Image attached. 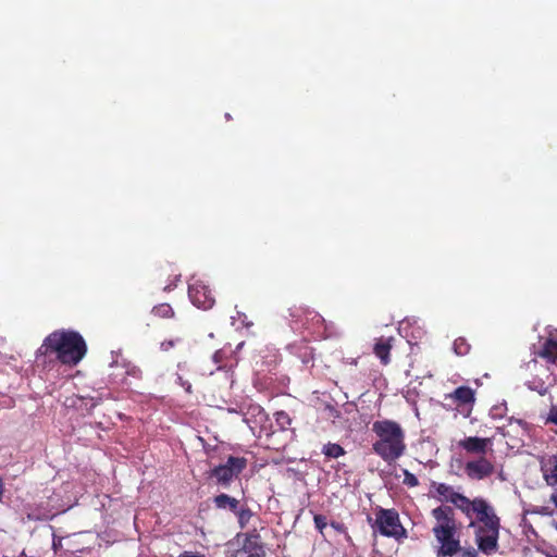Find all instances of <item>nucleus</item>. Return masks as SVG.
I'll return each instance as SVG.
<instances>
[{
    "label": "nucleus",
    "instance_id": "4",
    "mask_svg": "<svg viewBox=\"0 0 557 557\" xmlns=\"http://www.w3.org/2000/svg\"><path fill=\"white\" fill-rule=\"evenodd\" d=\"M436 520L432 529L438 543L435 549L436 557H453L461 550L460 539L457 533V521L454 509L449 506H438L432 510Z\"/></svg>",
    "mask_w": 557,
    "mask_h": 557
},
{
    "label": "nucleus",
    "instance_id": "20",
    "mask_svg": "<svg viewBox=\"0 0 557 557\" xmlns=\"http://www.w3.org/2000/svg\"><path fill=\"white\" fill-rule=\"evenodd\" d=\"M151 314L158 319H174L175 311L170 304L162 302L151 309Z\"/></svg>",
    "mask_w": 557,
    "mask_h": 557
},
{
    "label": "nucleus",
    "instance_id": "37",
    "mask_svg": "<svg viewBox=\"0 0 557 557\" xmlns=\"http://www.w3.org/2000/svg\"><path fill=\"white\" fill-rule=\"evenodd\" d=\"M171 289H172V284L165 285V286L163 287V290H164V292H169V290H171Z\"/></svg>",
    "mask_w": 557,
    "mask_h": 557
},
{
    "label": "nucleus",
    "instance_id": "24",
    "mask_svg": "<svg viewBox=\"0 0 557 557\" xmlns=\"http://www.w3.org/2000/svg\"><path fill=\"white\" fill-rule=\"evenodd\" d=\"M275 422L281 426V429L285 430L290 425L292 419L289 414L283 410L276 411L274 413Z\"/></svg>",
    "mask_w": 557,
    "mask_h": 557
},
{
    "label": "nucleus",
    "instance_id": "29",
    "mask_svg": "<svg viewBox=\"0 0 557 557\" xmlns=\"http://www.w3.org/2000/svg\"><path fill=\"white\" fill-rule=\"evenodd\" d=\"M546 372H548L547 380L552 377L553 384L557 385V364H554L553 367H547Z\"/></svg>",
    "mask_w": 557,
    "mask_h": 557
},
{
    "label": "nucleus",
    "instance_id": "34",
    "mask_svg": "<svg viewBox=\"0 0 557 557\" xmlns=\"http://www.w3.org/2000/svg\"><path fill=\"white\" fill-rule=\"evenodd\" d=\"M61 542H62L61 537L53 536V542H52L53 548L57 549L59 546H61Z\"/></svg>",
    "mask_w": 557,
    "mask_h": 557
},
{
    "label": "nucleus",
    "instance_id": "19",
    "mask_svg": "<svg viewBox=\"0 0 557 557\" xmlns=\"http://www.w3.org/2000/svg\"><path fill=\"white\" fill-rule=\"evenodd\" d=\"M432 487L435 490L442 500L448 503H451V499L455 497V495H458V492H456L453 486L446 483L433 482Z\"/></svg>",
    "mask_w": 557,
    "mask_h": 557
},
{
    "label": "nucleus",
    "instance_id": "10",
    "mask_svg": "<svg viewBox=\"0 0 557 557\" xmlns=\"http://www.w3.org/2000/svg\"><path fill=\"white\" fill-rule=\"evenodd\" d=\"M492 446V440L488 437L468 436L458 442V447L469 455L485 456L488 447Z\"/></svg>",
    "mask_w": 557,
    "mask_h": 557
},
{
    "label": "nucleus",
    "instance_id": "16",
    "mask_svg": "<svg viewBox=\"0 0 557 557\" xmlns=\"http://www.w3.org/2000/svg\"><path fill=\"white\" fill-rule=\"evenodd\" d=\"M392 342L393 337L383 338L381 337L373 346L374 355L381 360L383 364H388L391 361V350H392Z\"/></svg>",
    "mask_w": 557,
    "mask_h": 557
},
{
    "label": "nucleus",
    "instance_id": "17",
    "mask_svg": "<svg viewBox=\"0 0 557 557\" xmlns=\"http://www.w3.org/2000/svg\"><path fill=\"white\" fill-rule=\"evenodd\" d=\"M545 377H547L548 372L546 369L544 370ZM525 385L529 389L539 393L541 396H544L548 393L550 386H553L552 377L543 379L539 374L534 375L531 380L525 382Z\"/></svg>",
    "mask_w": 557,
    "mask_h": 557
},
{
    "label": "nucleus",
    "instance_id": "12",
    "mask_svg": "<svg viewBox=\"0 0 557 557\" xmlns=\"http://www.w3.org/2000/svg\"><path fill=\"white\" fill-rule=\"evenodd\" d=\"M483 497H475L473 499L468 498L461 493L455 495L451 499V504L459 509L468 519L474 518V513Z\"/></svg>",
    "mask_w": 557,
    "mask_h": 557
},
{
    "label": "nucleus",
    "instance_id": "2",
    "mask_svg": "<svg viewBox=\"0 0 557 557\" xmlns=\"http://www.w3.org/2000/svg\"><path fill=\"white\" fill-rule=\"evenodd\" d=\"M375 441L372 450L387 465L395 463L406 453V433L403 426L394 420L383 419L372 423Z\"/></svg>",
    "mask_w": 557,
    "mask_h": 557
},
{
    "label": "nucleus",
    "instance_id": "18",
    "mask_svg": "<svg viewBox=\"0 0 557 557\" xmlns=\"http://www.w3.org/2000/svg\"><path fill=\"white\" fill-rule=\"evenodd\" d=\"M213 504L218 509H228L232 512H236L239 508V500L225 493H221L213 498Z\"/></svg>",
    "mask_w": 557,
    "mask_h": 557
},
{
    "label": "nucleus",
    "instance_id": "31",
    "mask_svg": "<svg viewBox=\"0 0 557 557\" xmlns=\"http://www.w3.org/2000/svg\"><path fill=\"white\" fill-rule=\"evenodd\" d=\"M527 367L528 369L532 370V371H539V368H543L542 366L539 364L537 360L534 358L532 360H530L528 363H527Z\"/></svg>",
    "mask_w": 557,
    "mask_h": 557
},
{
    "label": "nucleus",
    "instance_id": "26",
    "mask_svg": "<svg viewBox=\"0 0 557 557\" xmlns=\"http://www.w3.org/2000/svg\"><path fill=\"white\" fill-rule=\"evenodd\" d=\"M403 483L408 487H416L419 485V480L413 473L405 469Z\"/></svg>",
    "mask_w": 557,
    "mask_h": 557
},
{
    "label": "nucleus",
    "instance_id": "11",
    "mask_svg": "<svg viewBox=\"0 0 557 557\" xmlns=\"http://www.w3.org/2000/svg\"><path fill=\"white\" fill-rule=\"evenodd\" d=\"M243 550L248 557H265V548L262 543L261 536L257 529H253L245 534L243 543Z\"/></svg>",
    "mask_w": 557,
    "mask_h": 557
},
{
    "label": "nucleus",
    "instance_id": "36",
    "mask_svg": "<svg viewBox=\"0 0 557 557\" xmlns=\"http://www.w3.org/2000/svg\"><path fill=\"white\" fill-rule=\"evenodd\" d=\"M553 476H555L556 481H557V459H556V463H555V467H554Z\"/></svg>",
    "mask_w": 557,
    "mask_h": 557
},
{
    "label": "nucleus",
    "instance_id": "35",
    "mask_svg": "<svg viewBox=\"0 0 557 557\" xmlns=\"http://www.w3.org/2000/svg\"><path fill=\"white\" fill-rule=\"evenodd\" d=\"M331 525L338 531H341L343 529V525L337 522H332Z\"/></svg>",
    "mask_w": 557,
    "mask_h": 557
},
{
    "label": "nucleus",
    "instance_id": "6",
    "mask_svg": "<svg viewBox=\"0 0 557 557\" xmlns=\"http://www.w3.org/2000/svg\"><path fill=\"white\" fill-rule=\"evenodd\" d=\"M384 536L398 537L405 533L399 521V515L395 509L380 508L375 515V523L373 525Z\"/></svg>",
    "mask_w": 557,
    "mask_h": 557
},
{
    "label": "nucleus",
    "instance_id": "28",
    "mask_svg": "<svg viewBox=\"0 0 557 557\" xmlns=\"http://www.w3.org/2000/svg\"><path fill=\"white\" fill-rule=\"evenodd\" d=\"M459 553L461 554V557H478L479 556L478 550L472 546H469L467 548L461 547V550Z\"/></svg>",
    "mask_w": 557,
    "mask_h": 557
},
{
    "label": "nucleus",
    "instance_id": "39",
    "mask_svg": "<svg viewBox=\"0 0 557 557\" xmlns=\"http://www.w3.org/2000/svg\"><path fill=\"white\" fill-rule=\"evenodd\" d=\"M548 557H557V554H555V555H548Z\"/></svg>",
    "mask_w": 557,
    "mask_h": 557
},
{
    "label": "nucleus",
    "instance_id": "14",
    "mask_svg": "<svg viewBox=\"0 0 557 557\" xmlns=\"http://www.w3.org/2000/svg\"><path fill=\"white\" fill-rule=\"evenodd\" d=\"M534 355L544 359L547 363V367L557 364V339H545L541 347L534 352Z\"/></svg>",
    "mask_w": 557,
    "mask_h": 557
},
{
    "label": "nucleus",
    "instance_id": "23",
    "mask_svg": "<svg viewBox=\"0 0 557 557\" xmlns=\"http://www.w3.org/2000/svg\"><path fill=\"white\" fill-rule=\"evenodd\" d=\"M235 515L237 517V521L240 529H244L249 523L251 517L253 516V512L248 506H243L237 509Z\"/></svg>",
    "mask_w": 557,
    "mask_h": 557
},
{
    "label": "nucleus",
    "instance_id": "8",
    "mask_svg": "<svg viewBox=\"0 0 557 557\" xmlns=\"http://www.w3.org/2000/svg\"><path fill=\"white\" fill-rule=\"evenodd\" d=\"M445 400H450L465 417H468L475 403V393L469 386H459L454 392L445 394Z\"/></svg>",
    "mask_w": 557,
    "mask_h": 557
},
{
    "label": "nucleus",
    "instance_id": "5",
    "mask_svg": "<svg viewBox=\"0 0 557 557\" xmlns=\"http://www.w3.org/2000/svg\"><path fill=\"white\" fill-rule=\"evenodd\" d=\"M248 462L245 457L230 456L225 463L210 470L209 476L215 479L218 485L228 487L246 469Z\"/></svg>",
    "mask_w": 557,
    "mask_h": 557
},
{
    "label": "nucleus",
    "instance_id": "13",
    "mask_svg": "<svg viewBox=\"0 0 557 557\" xmlns=\"http://www.w3.org/2000/svg\"><path fill=\"white\" fill-rule=\"evenodd\" d=\"M289 311L290 317L299 321L301 325L307 329L309 327V323H312V325H321L324 322L322 315L314 310L293 308Z\"/></svg>",
    "mask_w": 557,
    "mask_h": 557
},
{
    "label": "nucleus",
    "instance_id": "21",
    "mask_svg": "<svg viewBox=\"0 0 557 557\" xmlns=\"http://www.w3.org/2000/svg\"><path fill=\"white\" fill-rule=\"evenodd\" d=\"M322 453L325 457L334 459L339 458L346 454L344 447H342L339 444L331 442L323 446Z\"/></svg>",
    "mask_w": 557,
    "mask_h": 557
},
{
    "label": "nucleus",
    "instance_id": "25",
    "mask_svg": "<svg viewBox=\"0 0 557 557\" xmlns=\"http://www.w3.org/2000/svg\"><path fill=\"white\" fill-rule=\"evenodd\" d=\"M183 342V338L181 337H175V338H171V339H165L163 342H161L160 344V349L162 351H169L171 350L172 348L176 347L178 344H181Z\"/></svg>",
    "mask_w": 557,
    "mask_h": 557
},
{
    "label": "nucleus",
    "instance_id": "33",
    "mask_svg": "<svg viewBox=\"0 0 557 557\" xmlns=\"http://www.w3.org/2000/svg\"><path fill=\"white\" fill-rule=\"evenodd\" d=\"M178 557H206L202 554L194 553V552H184Z\"/></svg>",
    "mask_w": 557,
    "mask_h": 557
},
{
    "label": "nucleus",
    "instance_id": "32",
    "mask_svg": "<svg viewBox=\"0 0 557 557\" xmlns=\"http://www.w3.org/2000/svg\"><path fill=\"white\" fill-rule=\"evenodd\" d=\"M178 383L187 393H191V384L188 381H184L182 376H178Z\"/></svg>",
    "mask_w": 557,
    "mask_h": 557
},
{
    "label": "nucleus",
    "instance_id": "15",
    "mask_svg": "<svg viewBox=\"0 0 557 557\" xmlns=\"http://www.w3.org/2000/svg\"><path fill=\"white\" fill-rule=\"evenodd\" d=\"M212 360L218 366V370L232 369L237 364V360L231 347H223L216 350L212 356Z\"/></svg>",
    "mask_w": 557,
    "mask_h": 557
},
{
    "label": "nucleus",
    "instance_id": "3",
    "mask_svg": "<svg viewBox=\"0 0 557 557\" xmlns=\"http://www.w3.org/2000/svg\"><path fill=\"white\" fill-rule=\"evenodd\" d=\"M475 519H470L469 528L474 529L478 549L490 556L498 550L500 518L494 507L483 498L474 513Z\"/></svg>",
    "mask_w": 557,
    "mask_h": 557
},
{
    "label": "nucleus",
    "instance_id": "27",
    "mask_svg": "<svg viewBox=\"0 0 557 557\" xmlns=\"http://www.w3.org/2000/svg\"><path fill=\"white\" fill-rule=\"evenodd\" d=\"M314 525L319 530L320 533L323 534V530L327 525L326 517L323 515H314L313 517Z\"/></svg>",
    "mask_w": 557,
    "mask_h": 557
},
{
    "label": "nucleus",
    "instance_id": "22",
    "mask_svg": "<svg viewBox=\"0 0 557 557\" xmlns=\"http://www.w3.org/2000/svg\"><path fill=\"white\" fill-rule=\"evenodd\" d=\"M453 350L457 356L463 357L470 352L471 345L468 343L467 338L458 337L454 341Z\"/></svg>",
    "mask_w": 557,
    "mask_h": 557
},
{
    "label": "nucleus",
    "instance_id": "30",
    "mask_svg": "<svg viewBox=\"0 0 557 557\" xmlns=\"http://www.w3.org/2000/svg\"><path fill=\"white\" fill-rule=\"evenodd\" d=\"M547 421L557 425V405L550 407Z\"/></svg>",
    "mask_w": 557,
    "mask_h": 557
},
{
    "label": "nucleus",
    "instance_id": "38",
    "mask_svg": "<svg viewBox=\"0 0 557 557\" xmlns=\"http://www.w3.org/2000/svg\"><path fill=\"white\" fill-rule=\"evenodd\" d=\"M553 503L555 504V506L557 507V494L553 496Z\"/></svg>",
    "mask_w": 557,
    "mask_h": 557
},
{
    "label": "nucleus",
    "instance_id": "9",
    "mask_svg": "<svg viewBox=\"0 0 557 557\" xmlns=\"http://www.w3.org/2000/svg\"><path fill=\"white\" fill-rule=\"evenodd\" d=\"M495 467L485 456L469 460L465 465V473L470 480L481 481L494 473Z\"/></svg>",
    "mask_w": 557,
    "mask_h": 557
},
{
    "label": "nucleus",
    "instance_id": "1",
    "mask_svg": "<svg viewBox=\"0 0 557 557\" xmlns=\"http://www.w3.org/2000/svg\"><path fill=\"white\" fill-rule=\"evenodd\" d=\"M87 351V343L79 332L59 329L44 338L35 352V359L42 368H52L58 362L72 368L85 358Z\"/></svg>",
    "mask_w": 557,
    "mask_h": 557
},
{
    "label": "nucleus",
    "instance_id": "7",
    "mask_svg": "<svg viewBox=\"0 0 557 557\" xmlns=\"http://www.w3.org/2000/svg\"><path fill=\"white\" fill-rule=\"evenodd\" d=\"M188 297L199 309H211L215 302L211 288L202 281H195L188 286Z\"/></svg>",
    "mask_w": 557,
    "mask_h": 557
}]
</instances>
